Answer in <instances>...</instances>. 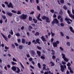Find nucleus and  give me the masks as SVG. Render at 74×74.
Segmentation results:
<instances>
[{"label": "nucleus", "instance_id": "obj_1", "mask_svg": "<svg viewBox=\"0 0 74 74\" xmlns=\"http://www.w3.org/2000/svg\"><path fill=\"white\" fill-rule=\"evenodd\" d=\"M60 70L62 72H64V70H65V69H66V66L65 65L64 66L62 65H60Z\"/></svg>", "mask_w": 74, "mask_h": 74}, {"label": "nucleus", "instance_id": "obj_2", "mask_svg": "<svg viewBox=\"0 0 74 74\" xmlns=\"http://www.w3.org/2000/svg\"><path fill=\"white\" fill-rule=\"evenodd\" d=\"M27 15L25 14H23L20 17V18L21 19H26Z\"/></svg>", "mask_w": 74, "mask_h": 74}, {"label": "nucleus", "instance_id": "obj_3", "mask_svg": "<svg viewBox=\"0 0 74 74\" xmlns=\"http://www.w3.org/2000/svg\"><path fill=\"white\" fill-rule=\"evenodd\" d=\"M59 23V21L58 20L57 18H55L54 20L52 22V24H54V23Z\"/></svg>", "mask_w": 74, "mask_h": 74}, {"label": "nucleus", "instance_id": "obj_4", "mask_svg": "<svg viewBox=\"0 0 74 74\" xmlns=\"http://www.w3.org/2000/svg\"><path fill=\"white\" fill-rule=\"evenodd\" d=\"M1 34L2 35V36H3V38H4L5 40V41H8V38H7L5 36V35H4L3 34L1 33Z\"/></svg>", "mask_w": 74, "mask_h": 74}, {"label": "nucleus", "instance_id": "obj_5", "mask_svg": "<svg viewBox=\"0 0 74 74\" xmlns=\"http://www.w3.org/2000/svg\"><path fill=\"white\" fill-rule=\"evenodd\" d=\"M7 6L9 8H10L11 7L12 8H14V6L12 5V4L11 3H10Z\"/></svg>", "mask_w": 74, "mask_h": 74}, {"label": "nucleus", "instance_id": "obj_6", "mask_svg": "<svg viewBox=\"0 0 74 74\" xmlns=\"http://www.w3.org/2000/svg\"><path fill=\"white\" fill-rule=\"evenodd\" d=\"M31 52L32 56H33L36 55V53L35 52V51H34L32 50L31 51Z\"/></svg>", "mask_w": 74, "mask_h": 74}, {"label": "nucleus", "instance_id": "obj_7", "mask_svg": "<svg viewBox=\"0 0 74 74\" xmlns=\"http://www.w3.org/2000/svg\"><path fill=\"white\" fill-rule=\"evenodd\" d=\"M41 38L42 39V41H43V42H44L45 41V42H46L47 41V40H46V39H45V38H44V36H42Z\"/></svg>", "mask_w": 74, "mask_h": 74}, {"label": "nucleus", "instance_id": "obj_8", "mask_svg": "<svg viewBox=\"0 0 74 74\" xmlns=\"http://www.w3.org/2000/svg\"><path fill=\"white\" fill-rule=\"evenodd\" d=\"M12 69L13 71H16V68L15 66H13L12 68Z\"/></svg>", "mask_w": 74, "mask_h": 74}, {"label": "nucleus", "instance_id": "obj_9", "mask_svg": "<svg viewBox=\"0 0 74 74\" xmlns=\"http://www.w3.org/2000/svg\"><path fill=\"white\" fill-rule=\"evenodd\" d=\"M6 14L10 16H12V13H10L8 12H6Z\"/></svg>", "mask_w": 74, "mask_h": 74}, {"label": "nucleus", "instance_id": "obj_10", "mask_svg": "<svg viewBox=\"0 0 74 74\" xmlns=\"http://www.w3.org/2000/svg\"><path fill=\"white\" fill-rule=\"evenodd\" d=\"M49 20V18L46 17V22H47V23H49L50 22V21Z\"/></svg>", "mask_w": 74, "mask_h": 74}, {"label": "nucleus", "instance_id": "obj_11", "mask_svg": "<svg viewBox=\"0 0 74 74\" xmlns=\"http://www.w3.org/2000/svg\"><path fill=\"white\" fill-rule=\"evenodd\" d=\"M53 45L54 47H57V46H58V44L56 42H53Z\"/></svg>", "mask_w": 74, "mask_h": 74}, {"label": "nucleus", "instance_id": "obj_12", "mask_svg": "<svg viewBox=\"0 0 74 74\" xmlns=\"http://www.w3.org/2000/svg\"><path fill=\"white\" fill-rule=\"evenodd\" d=\"M50 64H51V67H52V66H55V64L54 62L51 61L50 62Z\"/></svg>", "mask_w": 74, "mask_h": 74}, {"label": "nucleus", "instance_id": "obj_13", "mask_svg": "<svg viewBox=\"0 0 74 74\" xmlns=\"http://www.w3.org/2000/svg\"><path fill=\"white\" fill-rule=\"evenodd\" d=\"M65 21H70L71 22H73V21H72V20L69 18H65Z\"/></svg>", "mask_w": 74, "mask_h": 74}, {"label": "nucleus", "instance_id": "obj_14", "mask_svg": "<svg viewBox=\"0 0 74 74\" xmlns=\"http://www.w3.org/2000/svg\"><path fill=\"white\" fill-rule=\"evenodd\" d=\"M16 68L17 69V71H15V72H16V73H19V72H20V71H20V69H19L17 67H16Z\"/></svg>", "mask_w": 74, "mask_h": 74}, {"label": "nucleus", "instance_id": "obj_15", "mask_svg": "<svg viewBox=\"0 0 74 74\" xmlns=\"http://www.w3.org/2000/svg\"><path fill=\"white\" fill-rule=\"evenodd\" d=\"M61 55L62 56V59H64L66 58V55L64 54V53H62L61 54Z\"/></svg>", "mask_w": 74, "mask_h": 74}, {"label": "nucleus", "instance_id": "obj_16", "mask_svg": "<svg viewBox=\"0 0 74 74\" xmlns=\"http://www.w3.org/2000/svg\"><path fill=\"white\" fill-rule=\"evenodd\" d=\"M36 41L38 44H40L41 43H40V39H37Z\"/></svg>", "mask_w": 74, "mask_h": 74}, {"label": "nucleus", "instance_id": "obj_17", "mask_svg": "<svg viewBox=\"0 0 74 74\" xmlns=\"http://www.w3.org/2000/svg\"><path fill=\"white\" fill-rule=\"evenodd\" d=\"M63 59H64V61H65V62H67L69 61V59L67 58L66 57Z\"/></svg>", "mask_w": 74, "mask_h": 74}, {"label": "nucleus", "instance_id": "obj_18", "mask_svg": "<svg viewBox=\"0 0 74 74\" xmlns=\"http://www.w3.org/2000/svg\"><path fill=\"white\" fill-rule=\"evenodd\" d=\"M37 53L38 55L39 56H41V53L40 51H37Z\"/></svg>", "mask_w": 74, "mask_h": 74}, {"label": "nucleus", "instance_id": "obj_19", "mask_svg": "<svg viewBox=\"0 0 74 74\" xmlns=\"http://www.w3.org/2000/svg\"><path fill=\"white\" fill-rule=\"evenodd\" d=\"M69 15V16L71 18H72L73 19H74V15L73 16V14H70Z\"/></svg>", "mask_w": 74, "mask_h": 74}, {"label": "nucleus", "instance_id": "obj_20", "mask_svg": "<svg viewBox=\"0 0 74 74\" xmlns=\"http://www.w3.org/2000/svg\"><path fill=\"white\" fill-rule=\"evenodd\" d=\"M63 8L64 10H67V7L66 6V5H64L63 6Z\"/></svg>", "mask_w": 74, "mask_h": 74}, {"label": "nucleus", "instance_id": "obj_21", "mask_svg": "<svg viewBox=\"0 0 74 74\" xmlns=\"http://www.w3.org/2000/svg\"><path fill=\"white\" fill-rule=\"evenodd\" d=\"M66 45H67V46L70 47L71 45V44H70V42H67L66 43Z\"/></svg>", "mask_w": 74, "mask_h": 74}, {"label": "nucleus", "instance_id": "obj_22", "mask_svg": "<svg viewBox=\"0 0 74 74\" xmlns=\"http://www.w3.org/2000/svg\"><path fill=\"white\" fill-rule=\"evenodd\" d=\"M22 43L23 44H24L25 42V39L23 38L22 39Z\"/></svg>", "mask_w": 74, "mask_h": 74}, {"label": "nucleus", "instance_id": "obj_23", "mask_svg": "<svg viewBox=\"0 0 74 74\" xmlns=\"http://www.w3.org/2000/svg\"><path fill=\"white\" fill-rule=\"evenodd\" d=\"M38 67L39 69H41V64H40V63L38 62Z\"/></svg>", "mask_w": 74, "mask_h": 74}, {"label": "nucleus", "instance_id": "obj_24", "mask_svg": "<svg viewBox=\"0 0 74 74\" xmlns=\"http://www.w3.org/2000/svg\"><path fill=\"white\" fill-rule=\"evenodd\" d=\"M20 63L21 65V67L23 69V70H24L25 69V68H24V66H23V65H22V64L21 62H20Z\"/></svg>", "mask_w": 74, "mask_h": 74}, {"label": "nucleus", "instance_id": "obj_25", "mask_svg": "<svg viewBox=\"0 0 74 74\" xmlns=\"http://www.w3.org/2000/svg\"><path fill=\"white\" fill-rule=\"evenodd\" d=\"M9 33L10 34H11V35H13V31H12V30H10V32Z\"/></svg>", "mask_w": 74, "mask_h": 74}, {"label": "nucleus", "instance_id": "obj_26", "mask_svg": "<svg viewBox=\"0 0 74 74\" xmlns=\"http://www.w3.org/2000/svg\"><path fill=\"white\" fill-rule=\"evenodd\" d=\"M39 35H40V33L38 32H36L35 34V35L36 36H39Z\"/></svg>", "mask_w": 74, "mask_h": 74}, {"label": "nucleus", "instance_id": "obj_27", "mask_svg": "<svg viewBox=\"0 0 74 74\" xmlns=\"http://www.w3.org/2000/svg\"><path fill=\"white\" fill-rule=\"evenodd\" d=\"M23 48V46L22 45H20L19 46V49H22Z\"/></svg>", "mask_w": 74, "mask_h": 74}, {"label": "nucleus", "instance_id": "obj_28", "mask_svg": "<svg viewBox=\"0 0 74 74\" xmlns=\"http://www.w3.org/2000/svg\"><path fill=\"white\" fill-rule=\"evenodd\" d=\"M15 35L16 36H18V37H20V36H21V35L20 34H19V33H18L16 34Z\"/></svg>", "mask_w": 74, "mask_h": 74}, {"label": "nucleus", "instance_id": "obj_29", "mask_svg": "<svg viewBox=\"0 0 74 74\" xmlns=\"http://www.w3.org/2000/svg\"><path fill=\"white\" fill-rule=\"evenodd\" d=\"M33 20L34 21L35 23H37V20L35 19L34 18H33Z\"/></svg>", "mask_w": 74, "mask_h": 74}, {"label": "nucleus", "instance_id": "obj_30", "mask_svg": "<svg viewBox=\"0 0 74 74\" xmlns=\"http://www.w3.org/2000/svg\"><path fill=\"white\" fill-rule=\"evenodd\" d=\"M1 16L3 19H5L6 18V16H5L3 15H2Z\"/></svg>", "mask_w": 74, "mask_h": 74}, {"label": "nucleus", "instance_id": "obj_31", "mask_svg": "<svg viewBox=\"0 0 74 74\" xmlns=\"http://www.w3.org/2000/svg\"><path fill=\"white\" fill-rule=\"evenodd\" d=\"M46 18H47V17L45 16H43L42 17V19H43V20H44L46 19Z\"/></svg>", "mask_w": 74, "mask_h": 74}, {"label": "nucleus", "instance_id": "obj_32", "mask_svg": "<svg viewBox=\"0 0 74 74\" xmlns=\"http://www.w3.org/2000/svg\"><path fill=\"white\" fill-rule=\"evenodd\" d=\"M21 11H18V12L17 13V14H21Z\"/></svg>", "mask_w": 74, "mask_h": 74}, {"label": "nucleus", "instance_id": "obj_33", "mask_svg": "<svg viewBox=\"0 0 74 74\" xmlns=\"http://www.w3.org/2000/svg\"><path fill=\"white\" fill-rule=\"evenodd\" d=\"M51 36L52 37H53L54 35H55V34L54 33H53L52 31L51 32Z\"/></svg>", "mask_w": 74, "mask_h": 74}, {"label": "nucleus", "instance_id": "obj_34", "mask_svg": "<svg viewBox=\"0 0 74 74\" xmlns=\"http://www.w3.org/2000/svg\"><path fill=\"white\" fill-rule=\"evenodd\" d=\"M51 51L52 52V53H51V54H52L53 55H54L55 52L54 51V50H51Z\"/></svg>", "mask_w": 74, "mask_h": 74}, {"label": "nucleus", "instance_id": "obj_35", "mask_svg": "<svg viewBox=\"0 0 74 74\" xmlns=\"http://www.w3.org/2000/svg\"><path fill=\"white\" fill-rule=\"evenodd\" d=\"M37 9L39 11H40L41 10V9H40V6L38 5L37 6Z\"/></svg>", "mask_w": 74, "mask_h": 74}, {"label": "nucleus", "instance_id": "obj_36", "mask_svg": "<svg viewBox=\"0 0 74 74\" xmlns=\"http://www.w3.org/2000/svg\"><path fill=\"white\" fill-rule=\"evenodd\" d=\"M11 63L13 65H15V64H16V63L13 61Z\"/></svg>", "mask_w": 74, "mask_h": 74}, {"label": "nucleus", "instance_id": "obj_37", "mask_svg": "<svg viewBox=\"0 0 74 74\" xmlns=\"http://www.w3.org/2000/svg\"><path fill=\"white\" fill-rule=\"evenodd\" d=\"M37 48L38 49H39L40 50H41L42 49L41 47L38 46H37Z\"/></svg>", "mask_w": 74, "mask_h": 74}, {"label": "nucleus", "instance_id": "obj_38", "mask_svg": "<svg viewBox=\"0 0 74 74\" xmlns=\"http://www.w3.org/2000/svg\"><path fill=\"white\" fill-rule=\"evenodd\" d=\"M11 46L12 48H15V45H14L12 44Z\"/></svg>", "mask_w": 74, "mask_h": 74}, {"label": "nucleus", "instance_id": "obj_39", "mask_svg": "<svg viewBox=\"0 0 74 74\" xmlns=\"http://www.w3.org/2000/svg\"><path fill=\"white\" fill-rule=\"evenodd\" d=\"M29 20L30 21H32V18L30 16L29 17Z\"/></svg>", "mask_w": 74, "mask_h": 74}, {"label": "nucleus", "instance_id": "obj_40", "mask_svg": "<svg viewBox=\"0 0 74 74\" xmlns=\"http://www.w3.org/2000/svg\"><path fill=\"white\" fill-rule=\"evenodd\" d=\"M12 60H13V61H14V62H17V61L16 60V59H15V58H13Z\"/></svg>", "mask_w": 74, "mask_h": 74}, {"label": "nucleus", "instance_id": "obj_41", "mask_svg": "<svg viewBox=\"0 0 74 74\" xmlns=\"http://www.w3.org/2000/svg\"><path fill=\"white\" fill-rule=\"evenodd\" d=\"M62 64H63L64 65H65L66 64V62H64L63 61H62Z\"/></svg>", "mask_w": 74, "mask_h": 74}, {"label": "nucleus", "instance_id": "obj_42", "mask_svg": "<svg viewBox=\"0 0 74 74\" xmlns=\"http://www.w3.org/2000/svg\"><path fill=\"white\" fill-rule=\"evenodd\" d=\"M60 34L61 35V36H64V34H63V33L62 32H60Z\"/></svg>", "mask_w": 74, "mask_h": 74}, {"label": "nucleus", "instance_id": "obj_43", "mask_svg": "<svg viewBox=\"0 0 74 74\" xmlns=\"http://www.w3.org/2000/svg\"><path fill=\"white\" fill-rule=\"evenodd\" d=\"M60 2L62 4H63L64 3V0H61Z\"/></svg>", "mask_w": 74, "mask_h": 74}, {"label": "nucleus", "instance_id": "obj_44", "mask_svg": "<svg viewBox=\"0 0 74 74\" xmlns=\"http://www.w3.org/2000/svg\"><path fill=\"white\" fill-rule=\"evenodd\" d=\"M60 18H61V16H60V15H59L58 17V19H60Z\"/></svg>", "mask_w": 74, "mask_h": 74}, {"label": "nucleus", "instance_id": "obj_45", "mask_svg": "<svg viewBox=\"0 0 74 74\" xmlns=\"http://www.w3.org/2000/svg\"><path fill=\"white\" fill-rule=\"evenodd\" d=\"M50 12H51V13H54V10H51Z\"/></svg>", "mask_w": 74, "mask_h": 74}, {"label": "nucleus", "instance_id": "obj_46", "mask_svg": "<svg viewBox=\"0 0 74 74\" xmlns=\"http://www.w3.org/2000/svg\"><path fill=\"white\" fill-rule=\"evenodd\" d=\"M12 12L13 13H16V11L13 10H12Z\"/></svg>", "mask_w": 74, "mask_h": 74}, {"label": "nucleus", "instance_id": "obj_47", "mask_svg": "<svg viewBox=\"0 0 74 74\" xmlns=\"http://www.w3.org/2000/svg\"><path fill=\"white\" fill-rule=\"evenodd\" d=\"M11 37V34H9L8 35V37L9 38H10Z\"/></svg>", "mask_w": 74, "mask_h": 74}, {"label": "nucleus", "instance_id": "obj_48", "mask_svg": "<svg viewBox=\"0 0 74 74\" xmlns=\"http://www.w3.org/2000/svg\"><path fill=\"white\" fill-rule=\"evenodd\" d=\"M41 59H45V57L43 56H41L40 57Z\"/></svg>", "mask_w": 74, "mask_h": 74}, {"label": "nucleus", "instance_id": "obj_49", "mask_svg": "<svg viewBox=\"0 0 74 74\" xmlns=\"http://www.w3.org/2000/svg\"><path fill=\"white\" fill-rule=\"evenodd\" d=\"M67 12L68 13V14H69V15L70 14V10H67Z\"/></svg>", "mask_w": 74, "mask_h": 74}, {"label": "nucleus", "instance_id": "obj_50", "mask_svg": "<svg viewBox=\"0 0 74 74\" xmlns=\"http://www.w3.org/2000/svg\"><path fill=\"white\" fill-rule=\"evenodd\" d=\"M70 65H71V64H70V63H68L67 64V66H68L69 67V66H70Z\"/></svg>", "mask_w": 74, "mask_h": 74}, {"label": "nucleus", "instance_id": "obj_51", "mask_svg": "<svg viewBox=\"0 0 74 74\" xmlns=\"http://www.w3.org/2000/svg\"><path fill=\"white\" fill-rule=\"evenodd\" d=\"M60 49H61V51H64L63 48L62 47H60Z\"/></svg>", "mask_w": 74, "mask_h": 74}, {"label": "nucleus", "instance_id": "obj_52", "mask_svg": "<svg viewBox=\"0 0 74 74\" xmlns=\"http://www.w3.org/2000/svg\"><path fill=\"white\" fill-rule=\"evenodd\" d=\"M60 26H62V27L64 26V24L63 23H61L60 24Z\"/></svg>", "mask_w": 74, "mask_h": 74}, {"label": "nucleus", "instance_id": "obj_53", "mask_svg": "<svg viewBox=\"0 0 74 74\" xmlns=\"http://www.w3.org/2000/svg\"><path fill=\"white\" fill-rule=\"evenodd\" d=\"M63 21V18H61L60 19V22H61V23H62Z\"/></svg>", "mask_w": 74, "mask_h": 74}, {"label": "nucleus", "instance_id": "obj_54", "mask_svg": "<svg viewBox=\"0 0 74 74\" xmlns=\"http://www.w3.org/2000/svg\"><path fill=\"white\" fill-rule=\"evenodd\" d=\"M21 30H23L24 29V27L23 26H22L21 27Z\"/></svg>", "mask_w": 74, "mask_h": 74}, {"label": "nucleus", "instance_id": "obj_55", "mask_svg": "<svg viewBox=\"0 0 74 74\" xmlns=\"http://www.w3.org/2000/svg\"><path fill=\"white\" fill-rule=\"evenodd\" d=\"M52 58L53 59H55V58H56V56H52Z\"/></svg>", "mask_w": 74, "mask_h": 74}, {"label": "nucleus", "instance_id": "obj_56", "mask_svg": "<svg viewBox=\"0 0 74 74\" xmlns=\"http://www.w3.org/2000/svg\"><path fill=\"white\" fill-rule=\"evenodd\" d=\"M34 11L32 12L31 13H30V14L33 15V14H34Z\"/></svg>", "mask_w": 74, "mask_h": 74}, {"label": "nucleus", "instance_id": "obj_57", "mask_svg": "<svg viewBox=\"0 0 74 74\" xmlns=\"http://www.w3.org/2000/svg\"><path fill=\"white\" fill-rule=\"evenodd\" d=\"M29 61H32L33 60V58H30L29 59Z\"/></svg>", "mask_w": 74, "mask_h": 74}, {"label": "nucleus", "instance_id": "obj_58", "mask_svg": "<svg viewBox=\"0 0 74 74\" xmlns=\"http://www.w3.org/2000/svg\"><path fill=\"white\" fill-rule=\"evenodd\" d=\"M29 28L31 29H32L33 28V27H32L30 25H29Z\"/></svg>", "mask_w": 74, "mask_h": 74}, {"label": "nucleus", "instance_id": "obj_59", "mask_svg": "<svg viewBox=\"0 0 74 74\" xmlns=\"http://www.w3.org/2000/svg\"><path fill=\"white\" fill-rule=\"evenodd\" d=\"M53 17L54 18H56V15L55 14H54L53 15Z\"/></svg>", "mask_w": 74, "mask_h": 74}, {"label": "nucleus", "instance_id": "obj_60", "mask_svg": "<svg viewBox=\"0 0 74 74\" xmlns=\"http://www.w3.org/2000/svg\"><path fill=\"white\" fill-rule=\"evenodd\" d=\"M17 41H18V42H19V43L21 42V39H18Z\"/></svg>", "mask_w": 74, "mask_h": 74}, {"label": "nucleus", "instance_id": "obj_61", "mask_svg": "<svg viewBox=\"0 0 74 74\" xmlns=\"http://www.w3.org/2000/svg\"><path fill=\"white\" fill-rule=\"evenodd\" d=\"M30 0V3H32V1L33 2H34V0Z\"/></svg>", "mask_w": 74, "mask_h": 74}, {"label": "nucleus", "instance_id": "obj_62", "mask_svg": "<svg viewBox=\"0 0 74 74\" xmlns=\"http://www.w3.org/2000/svg\"><path fill=\"white\" fill-rule=\"evenodd\" d=\"M66 74H70V72H69V71H66Z\"/></svg>", "mask_w": 74, "mask_h": 74}, {"label": "nucleus", "instance_id": "obj_63", "mask_svg": "<svg viewBox=\"0 0 74 74\" xmlns=\"http://www.w3.org/2000/svg\"><path fill=\"white\" fill-rule=\"evenodd\" d=\"M49 74H53V73H51V72L50 71L49 72Z\"/></svg>", "mask_w": 74, "mask_h": 74}, {"label": "nucleus", "instance_id": "obj_64", "mask_svg": "<svg viewBox=\"0 0 74 74\" xmlns=\"http://www.w3.org/2000/svg\"><path fill=\"white\" fill-rule=\"evenodd\" d=\"M44 74H48V72H45L44 73Z\"/></svg>", "mask_w": 74, "mask_h": 74}]
</instances>
